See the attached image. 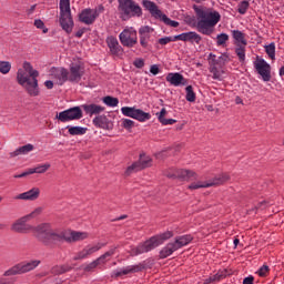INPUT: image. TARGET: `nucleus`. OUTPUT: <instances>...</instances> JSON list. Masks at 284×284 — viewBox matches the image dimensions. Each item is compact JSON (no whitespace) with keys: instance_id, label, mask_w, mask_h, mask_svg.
I'll use <instances>...</instances> for the list:
<instances>
[{"instance_id":"1","label":"nucleus","mask_w":284,"mask_h":284,"mask_svg":"<svg viewBox=\"0 0 284 284\" xmlns=\"http://www.w3.org/2000/svg\"><path fill=\"white\" fill-rule=\"evenodd\" d=\"M43 212V207H37L30 214L18 219L12 225L11 231L18 234H30L33 232L34 236L44 245H61V243H72V229H53L50 223H42L38 226L28 224L31 219H37Z\"/></svg>"},{"instance_id":"2","label":"nucleus","mask_w":284,"mask_h":284,"mask_svg":"<svg viewBox=\"0 0 284 284\" xmlns=\"http://www.w3.org/2000/svg\"><path fill=\"white\" fill-rule=\"evenodd\" d=\"M193 10L197 17L195 24L197 32L206 37L214 34V28H216V24L221 21V13L216 10L197 6H194Z\"/></svg>"},{"instance_id":"3","label":"nucleus","mask_w":284,"mask_h":284,"mask_svg":"<svg viewBox=\"0 0 284 284\" xmlns=\"http://www.w3.org/2000/svg\"><path fill=\"white\" fill-rule=\"evenodd\" d=\"M24 70H18L17 81L19 85H22L29 97H39L41 94V90L39 89V71L32 68L30 62L23 63Z\"/></svg>"},{"instance_id":"4","label":"nucleus","mask_w":284,"mask_h":284,"mask_svg":"<svg viewBox=\"0 0 284 284\" xmlns=\"http://www.w3.org/2000/svg\"><path fill=\"white\" fill-rule=\"evenodd\" d=\"M173 236L174 232L172 231H166L164 233L151 236L145 242L140 243L138 246L131 248V255L139 256L140 254H148V252H152V250H155V247H159V245H163L165 241H170V239Z\"/></svg>"},{"instance_id":"5","label":"nucleus","mask_w":284,"mask_h":284,"mask_svg":"<svg viewBox=\"0 0 284 284\" xmlns=\"http://www.w3.org/2000/svg\"><path fill=\"white\" fill-rule=\"evenodd\" d=\"M209 72L212 74L214 81H223L225 74V64L230 61L227 53H222L219 58L214 53L207 57Z\"/></svg>"},{"instance_id":"6","label":"nucleus","mask_w":284,"mask_h":284,"mask_svg":"<svg viewBox=\"0 0 284 284\" xmlns=\"http://www.w3.org/2000/svg\"><path fill=\"white\" fill-rule=\"evenodd\" d=\"M192 241H194V236H192V234L176 236L174 242L168 243L160 251V258H168V256H172L174 252L181 250V247H185V245H190Z\"/></svg>"},{"instance_id":"7","label":"nucleus","mask_w":284,"mask_h":284,"mask_svg":"<svg viewBox=\"0 0 284 284\" xmlns=\"http://www.w3.org/2000/svg\"><path fill=\"white\" fill-rule=\"evenodd\" d=\"M231 179H232V176H230V173H221L209 181L192 182L187 186V190H190L191 192H194V190H204L207 187H219V185H225V183H227V181H230Z\"/></svg>"},{"instance_id":"8","label":"nucleus","mask_w":284,"mask_h":284,"mask_svg":"<svg viewBox=\"0 0 284 284\" xmlns=\"http://www.w3.org/2000/svg\"><path fill=\"white\" fill-rule=\"evenodd\" d=\"M143 8L148 10L153 17V19H156L158 21H162L165 26H170V28H179V22L170 19L161 9H159V6H156L155 2H152L150 0H143L142 2Z\"/></svg>"},{"instance_id":"9","label":"nucleus","mask_w":284,"mask_h":284,"mask_svg":"<svg viewBox=\"0 0 284 284\" xmlns=\"http://www.w3.org/2000/svg\"><path fill=\"white\" fill-rule=\"evenodd\" d=\"M120 19L122 21H130L134 17H143V9L134 0H128L119 4Z\"/></svg>"},{"instance_id":"10","label":"nucleus","mask_w":284,"mask_h":284,"mask_svg":"<svg viewBox=\"0 0 284 284\" xmlns=\"http://www.w3.org/2000/svg\"><path fill=\"white\" fill-rule=\"evenodd\" d=\"M60 26L67 34L72 32V10L70 9V0H60Z\"/></svg>"},{"instance_id":"11","label":"nucleus","mask_w":284,"mask_h":284,"mask_svg":"<svg viewBox=\"0 0 284 284\" xmlns=\"http://www.w3.org/2000/svg\"><path fill=\"white\" fill-rule=\"evenodd\" d=\"M41 265V261L31 260L29 262H22L16 264L3 273V276H17L20 274H28V272H32V270H37Z\"/></svg>"},{"instance_id":"12","label":"nucleus","mask_w":284,"mask_h":284,"mask_svg":"<svg viewBox=\"0 0 284 284\" xmlns=\"http://www.w3.org/2000/svg\"><path fill=\"white\" fill-rule=\"evenodd\" d=\"M166 179H179V181L190 182L192 179H199V173L190 169H174L170 168L163 172Z\"/></svg>"},{"instance_id":"13","label":"nucleus","mask_w":284,"mask_h":284,"mask_svg":"<svg viewBox=\"0 0 284 284\" xmlns=\"http://www.w3.org/2000/svg\"><path fill=\"white\" fill-rule=\"evenodd\" d=\"M123 48H134L139 43V32L134 27H125L119 34Z\"/></svg>"},{"instance_id":"14","label":"nucleus","mask_w":284,"mask_h":284,"mask_svg":"<svg viewBox=\"0 0 284 284\" xmlns=\"http://www.w3.org/2000/svg\"><path fill=\"white\" fill-rule=\"evenodd\" d=\"M121 112L123 116H129L140 123H145V121H150V119H152V114L134 106H122Z\"/></svg>"},{"instance_id":"15","label":"nucleus","mask_w":284,"mask_h":284,"mask_svg":"<svg viewBox=\"0 0 284 284\" xmlns=\"http://www.w3.org/2000/svg\"><path fill=\"white\" fill-rule=\"evenodd\" d=\"M253 65L257 74L262 77L263 81L267 82L272 80V65H270L265 59L257 57L253 62Z\"/></svg>"},{"instance_id":"16","label":"nucleus","mask_w":284,"mask_h":284,"mask_svg":"<svg viewBox=\"0 0 284 284\" xmlns=\"http://www.w3.org/2000/svg\"><path fill=\"white\" fill-rule=\"evenodd\" d=\"M145 270V263H139L135 265H130L121 271H115L111 274V278H119L121 276H128V274H136L139 272H143Z\"/></svg>"},{"instance_id":"17","label":"nucleus","mask_w":284,"mask_h":284,"mask_svg":"<svg viewBox=\"0 0 284 284\" xmlns=\"http://www.w3.org/2000/svg\"><path fill=\"white\" fill-rule=\"evenodd\" d=\"M99 19V11L97 9H83L79 14V20L85 26H92Z\"/></svg>"},{"instance_id":"18","label":"nucleus","mask_w":284,"mask_h":284,"mask_svg":"<svg viewBox=\"0 0 284 284\" xmlns=\"http://www.w3.org/2000/svg\"><path fill=\"white\" fill-rule=\"evenodd\" d=\"M166 82L174 88H181L187 84V79L183 77L180 72H170L166 74Z\"/></svg>"},{"instance_id":"19","label":"nucleus","mask_w":284,"mask_h":284,"mask_svg":"<svg viewBox=\"0 0 284 284\" xmlns=\"http://www.w3.org/2000/svg\"><path fill=\"white\" fill-rule=\"evenodd\" d=\"M102 247H105V244L98 243L95 245H89L75 255L74 261L88 258V256H92V254H95V252H99Z\"/></svg>"},{"instance_id":"20","label":"nucleus","mask_w":284,"mask_h":284,"mask_svg":"<svg viewBox=\"0 0 284 284\" xmlns=\"http://www.w3.org/2000/svg\"><path fill=\"white\" fill-rule=\"evenodd\" d=\"M175 39L178 41H189V43H196V45H201V41H203L201 34L194 31L178 34Z\"/></svg>"},{"instance_id":"21","label":"nucleus","mask_w":284,"mask_h":284,"mask_svg":"<svg viewBox=\"0 0 284 284\" xmlns=\"http://www.w3.org/2000/svg\"><path fill=\"white\" fill-rule=\"evenodd\" d=\"M41 196L40 187H32L24 193H20L14 197L16 201H37Z\"/></svg>"},{"instance_id":"22","label":"nucleus","mask_w":284,"mask_h":284,"mask_svg":"<svg viewBox=\"0 0 284 284\" xmlns=\"http://www.w3.org/2000/svg\"><path fill=\"white\" fill-rule=\"evenodd\" d=\"M83 74H85V64L81 60H78L72 67V82L79 83Z\"/></svg>"},{"instance_id":"23","label":"nucleus","mask_w":284,"mask_h":284,"mask_svg":"<svg viewBox=\"0 0 284 284\" xmlns=\"http://www.w3.org/2000/svg\"><path fill=\"white\" fill-rule=\"evenodd\" d=\"M105 42L111 54H113V57H119V54L123 53V47L119 44V40L116 39V37H113V36L108 37Z\"/></svg>"},{"instance_id":"24","label":"nucleus","mask_w":284,"mask_h":284,"mask_svg":"<svg viewBox=\"0 0 284 284\" xmlns=\"http://www.w3.org/2000/svg\"><path fill=\"white\" fill-rule=\"evenodd\" d=\"M51 77L57 80L59 85H63L68 81V70L63 68H53L51 69Z\"/></svg>"},{"instance_id":"25","label":"nucleus","mask_w":284,"mask_h":284,"mask_svg":"<svg viewBox=\"0 0 284 284\" xmlns=\"http://www.w3.org/2000/svg\"><path fill=\"white\" fill-rule=\"evenodd\" d=\"M232 38L234 41V45H247V38L245 33L241 30H232Z\"/></svg>"},{"instance_id":"26","label":"nucleus","mask_w":284,"mask_h":284,"mask_svg":"<svg viewBox=\"0 0 284 284\" xmlns=\"http://www.w3.org/2000/svg\"><path fill=\"white\" fill-rule=\"evenodd\" d=\"M155 116L163 125H174V123H176L174 119H165V116H168V110L165 108H162L160 112L155 113Z\"/></svg>"},{"instance_id":"27","label":"nucleus","mask_w":284,"mask_h":284,"mask_svg":"<svg viewBox=\"0 0 284 284\" xmlns=\"http://www.w3.org/2000/svg\"><path fill=\"white\" fill-rule=\"evenodd\" d=\"M83 110L90 116L94 114H101V112H105V106L99 104H84Z\"/></svg>"},{"instance_id":"28","label":"nucleus","mask_w":284,"mask_h":284,"mask_svg":"<svg viewBox=\"0 0 284 284\" xmlns=\"http://www.w3.org/2000/svg\"><path fill=\"white\" fill-rule=\"evenodd\" d=\"M114 254H115V250L112 248L110 251H106L104 254L100 255L98 258H95V262L98 263L99 267H101V265H106L110 258L114 256Z\"/></svg>"},{"instance_id":"29","label":"nucleus","mask_w":284,"mask_h":284,"mask_svg":"<svg viewBox=\"0 0 284 284\" xmlns=\"http://www.w3.org/2000/svg\"><path fill=\"white\" fill-rule=\"evenodd\" d=\"M93 125H95V128H100L102 130H108L110 122L108 120V116L98 115L93 119Z\"/></svg>"},{"instance_id":"30","label":"nucleus","mask_w":284,"mask_h":284,"mask_svg":"<svg viewBox=\"0 0 284 284\" xmlns=\"http://www.w3.org/2000/svg\"><path fill=\"white\" fill-rule=\"evenodd\" d=\"M138 165H140L141 170H146V168H152V158H150L145 153L140 154V158L138 160Z\"/></svg>"},{"instance_id":"31","label":"nucleus","mask_w":284,"mask_h":284,"mask_svg":"<svg viewBox=\"0 0 284 284\" xmlns=\"http://www.w3.org/2000/svg\"><path fill=\"white\" fill-rule=\"evenodd\" d=\"M55 119L61 121V123H69V121H72V108L57 113Z\"/></svg>"},{"instance_id":"32","label":"nucleus","mask_w":284,"mask_h":284,"mask_svg":"<svg viewBox=\"0 0 284 284\" xmlns=\"http://www.w3.org/2000/svg\"><path fill=\"white\" fill-rule=\"evenodd\" d=\"M90 239V233L85 231H72V242L79 243L81 241H87Z\"/></svg>"},{"instance_id":"33","label":"nucleus","mask_w":284,"mask_h":284,"mask_svg":"<svg viewBox=\"0 0 284 284\" xmlns=\"http://www.w3.org/2000/svg\"><path fill=\"white\" fill-rule=\"evenodd\" d=\"M34 150V145L32 144H26L23 146H20L16 151L11 153V156H19L21 154H30Z\"/></svg>"},{"instance_id":"34","label":"nucleus","mask_w":284,"mask_h":284,"mask_svg":"<svg viewBox=\"0 0 284 284\" xmlns=\"http://www.w3.org/2000/svg\"><path fill=\"white\" fill-rule=\"evenodd\" d=\"M141 165L138 161L131 163L129 166H126L124 171V176H132V174H136V172H141Z\"/></svg>"},{"instance_id":"35","label":"nucleus","mask_w":284,"mask_h":284,"mask_svg":"<svg viewBox=\"0 0 284 284\" xmlns=\"http://www.w3.org/2000/svg\"><path fill=\"white\" fill-rule=\"evenodd\" d=\"M245 48H247V44H240L235 47V54L239 58L240 63H245Z\"/></svg>"},{"instance_id":"36","label":"nucleus","mask_w":284,"mask_h":284,"mask_svg":"<svg viewBox=\"0 0 284 284\" xmlns=\"http://www.w3.org/2000/svg\"><path fill=\"white\" fill-rule=\"evenodd\" d=\"M266 54L274 61L276 59V44L274 42L264 47Z\"/></svg>"},{"instance_id":"37","label":"nucleus","mask_w":284,"mask_h":284,"mask_svg":"<svg viewBox=\"0 0 284 284\" xmlns=\"http://www.w3.org/2000/svg\"><path fill=\"white\" fill-rule=\"evenodd\" d=\"M230 41L227 33H220L216 36V45L225 48V44Z\"/></svg>"},{"instance_id":"38","label":"nucleus","mask_w":284,"mask_h":284,"mask_svg":"<svg viewBox=\"0 0 284 284\" xmlns=\"http://www.w3.org/2000/svg\"><path fill=\"white\" fill-rule=\"evenodd\" d=\"M185 92L186 101H189V103H194V101H196V93H194V88H192V85H187L185 88Z\"/></svg>"},{"instance_id":"39","label":"nucleus","mask_w":284,"mask_h":284,"mask_svg":"<svg viewBox=\"0 0 284 284\" xmlns=\"http://www.w3.org/2000/svg\"><path fill=\"white\" fill-rule=\"evenodd\" d=\"M103 103H105V105L109 108H116V105H119V99L106 95L103 98Z\"/></svg>"},{"instance_id":"40","label":"nucleus","mask_w":284,"mask_h":284,"mask_svg":"<svg viewBox=\"0 0 284 284\" xmlns=\"http://www.w3.org/2000/svg\"><path fill=\"white\" fill-rule=\"evenodd\" d=\"M12 70V64L8 61H0V73L8 74Z\"/></svg>"},{"instance_id":"41","label":"nucleus","mask_w":284,"mask_h":284,"mask_svg":"<svg viewBox=\"0 0 284 284\" xmlns=\"http://www.w3.org/2000/svg\"><path fill=\"white\" fill-rule=\"evenodd\" d=\"M97 267H99V263L97 262V260H94L89 264L84 265L83 272L92 273L95 272Z\"/></svg>"},{"instance_id":"42","label":"nucleus","mask_w":284,"mask_h":284,"mask_svg":"<svg viewBox=\"0 0 284 284\" xmlns=\"http://www.w3.org/2000/svg\"><path fill=\"white\" fill-rule=\"evenodd\" d=\"M154 32V29H152L150 26H144L139 29L140 37H150Z\"/></svg>"},{"instance_id":"43","label":"nucleus","mask_w":284,"mask_h":284,"mask_svg":"<svg viewBox=\"0 0 284 284\" xmlns=\"http://www.w3.org/2000/svg\"><path fill=\"white\" fill-rule=\"evenodd\" d=\"M51 168L50 163L39 164L36 166V174H45Z\"/></svg>"},{"instance_id":"44","label":"nucleus","mask_w":284,"mask_h":284,"mask_svg":"<svg viewBox=\"0 0 284 284\" xmlns=\"http://www.w3.org/2000/svg\"><path fill=\"white\" fill-rule=\"evenodd\" d=\"M88 132V128L83 126H72V135L74 136H82V134H85Z\"/></svg>"},{"instance_id":"45","label":"nucleus","mask_w":284,"mask_h":284,"mask_svg":"<svg viewBox=\"0 0 284 284\" xmlns=\"http://www.w3.org/2000/svg\"><path fill=\"white\" fill-rule=\"evenodd\" d=\"M83 118V111H81V108L73 106L72 108V120H79Z\"/></svg>"},{"instance_id":"46","label":"nucleus","mask_w":284,"mask_h":284,"mask_svg":"<svg viewBox=\"0 0 284 284\" xmlns=\"http://www.w3.org/2000/svg\"><path fill=\"white\" fill-rule=\"evenodd\" d=\"M172 41H179L176 39V36L174 37H164V38H160L158 40V42L160 43V45H168V43H172Z\"/></svg>"},{"instance_id":"47","label":"nucleus","mask_w":284,"mask_h":284,"mask_svg":"<svg viewBox=\"0 0 284 284\" xmlns=\"http://www.w3.org/2000/svg\"><path fill=\"white\" fill-rule=\"evenodd\" d=\"M247 8H250V2L244 0L239 4L237 12L240 14H245V12H247Z\"/></svg>"},{"instance_id":"48","label":"nucleus","mask_w":284,"mask_h":284,"mask_svg":"<svg viewBox=\"0 0 284 284\" xmlns=\"http://www.w3.org/2000/svg\"><path fill=\"white\" fill-rule=\"evenodd\" d=\"M133 126H134V121L130 119H122V128H124V130H132Z\"/></svg>"},{"instance_id":"49","label":"nucleus","mask_w":284,"mask_h":284,"mask_svg":"<svg viewBox=\"0 0 284 284\" xmlns=\"http://www.w3.org/2000/svg\"><path fill=\"white\" fill-rule=\"evenodd\" d=\"M64 272H68V268L65 266H53L51 268V274H64Z\"/></svg>"},{"instance_id":"50","label":"nucleus","mask_w":284,"mask_h":284,"mask_svg":"<svg viewBox=\"0 0 284 284\" xmlns=\"http://www.w3.org/2000/svg\"><path fill=\"white\" fill-rule=\"evenodd\" d=\"M258 276H267L270 274V266L267 265H263L262 267H260V270L257 271Z\"/></svg>"},{"instance_id":"51","label":"nucleus","mask_w":284,"mask_h":284,"mask_svg":"<svg viewBox=\"0 0 284 284\" xmlns=\"http://www.w3.org/2000/svg\"><path fill=\"white\" fill-rule=\"evenodd\" d=\"M148 41H150V36H140V45L142 48H148Z\"/></svg>"},{"instance_id":"52","label":"nucleus","mask_w":284,"mask_h":284,"mask_svg":"<svg viewBox=\"0 0 284 284\" xmlns=\"http://www.w3.org/2000/svg\"><path fill=\"white\" fill-rule=\"evenodd\" d=\"M133 65L135 68H143L145 65V61H143L141 58H138L134 60Z\"/></svg>"},{"instance_id":"53","label":"nucleus","mask_w":284,"mask_h":284,"mask_svg":"<svg viewBox=\"0 0 284 284\" xmlns=\"http://www.w3.org/2000/svg\"><path fill=\"white\" fill-rule=\"evenodd\" d=\"M267 205H270V202L267 201H262L260 203L256 204V210H265V207H267Z\"/></svg>"},{"instance_id":"54","label":"nucleus","mask_w":284,"mask_h":284,"mask_svg":"<svg viewBox=\"0 0 284 284\" xmlns=\"http://www.w3.org/2000/svg\"><path fill=\"white\" fill-rule=\"evenodd\" d=\"M88 31V29L85 28H81L75 32V37L77 39H81V37H83V34H85V32Z\"/></svg>"},{"instance_id":"55","label":"nucleus","mask_w":284,"mask_h":284,"mask_svg":"<svg viewBox=\"0 0 284 284\" xmlns=\"http://www.w3.org/2000/svg\"><path fill=\"white\" fill-rule=\"evenodd\" d=\"M150 72H151V74H154V75L159 74V72H160L159 65H156V64L151 65Z\"/></svg>"},{"instance_id":"56","label":"nucleus","mask_w":284,"mask_h":284,"mask_svg":"<svg viewBox=\"0 0 284 284\" xmlns=\"http://www.w3.org/2000/svg\"><path fill=\"white\" fill-rule=\"evenodd\" d=\"M34 26H36V28H38L39 30H43V28H44V23L41 21V20H36L34 21Z\"/></svg>"},{"instance_id":"57","label":"nucleus","mask_w":284,"mask_h":284,"mask_svg":"<svg viewBox=\"0 0 284 284\" xmlns=\"http://www.w3.org/2000/svg\"><path fill=\"white\" fill-rule=\"evenodd\" d=\"M211 277V281L216 282V281H221V278H223V275H221L220 273L215 274V275H212L210 276Z\"/></svg>"},{"instance_id":"58","label":"nucleus","mask_w":284,"mask_h":284,"mask_svg":"<svg viewBox=\"0 0 284 284\" xmlns=\"http://www.w3.org/2000/svg\"><path fill=\"white\" fill-rule=\"evenodd\" d=\"M44 85L48 90H52V88H54V82H52L51 80H47L44 82Z\"/></svg>"},{"instance_id":"59","label":"nucleus","mask_w":284,"mask_h":284,"mask_svg":"<svg viewBox=\"0 0 284 284\" xmlns=\"http://www.w3.org/2000/svg\"><path fill=\"white\" fill-rule=\"evenodd\" d=\"M243 284H254V277L248 276L243 280Z\"/></svg>"},{"instance_id":"60","label":"nucleus","mask_w":284,"mask_h":284,"mask_svg":"<svg viewBox=\"0 0 284 284\" xmlns=\"http://www.w3.org/2000/svg\"><path fill=\"white\" fill-rule=\"evenodd\" d=\"M0 284H12V282L8 277H0Z\"/></svg>"},{"instance_id":"61","label":"nucleus","mask_w":284,"mask_h":284,"mask_svg":"<svg viewBox=\"0 0 284 284\" xmlns=\"http://www.w3.org/2000/svg\"><path fill=\"white\" fill-rule=\"evenodd\" d=\"M26 176H28V172L27 171L21 173V174L13 175L14 179H23Z\"/></svg>"},{"instance_id":"62","label":"nucleus","mask_w":284,"mask_h":284,"mask_svg":"<svg viewBox=\"0 0 284 284\" xmlns=\"http://www.w3.org/2000/svg\"><path fill=\"white\" fill-rule=\"evenodd\" d=\"M95 10H97L98 14H101V12H105V7H103V4H100L98 7V9H95Z\"/></svg>"},{"instance_id":"63","label":"nucleus","mask_w":284,"mask_h":284,"mask_svg":"<svg viewBox=\"0 0 284 284\" xmlns=\"http://www.w3.org/2000/svg\"><path fill=\"white\" fill-rule=\"evenodd\" d=\"M27 174L28 176H30V174H37V168L27 170Z\"/></svg>"},{"instance_id":"64","label":"nucleus","mask_w":284,"mask_h":284,"mask_svg":"<svg viewBox=\"0 0 284 284\" xmlns=\"http://www.w3.org/2000/svg\"><path fill=\"white\" fill-rule=\"evenodd\" d=\"M280 77H284V65L280 68Z\"/></svg>"}]
</instances>
